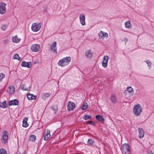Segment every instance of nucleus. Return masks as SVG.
Returning <instances> with one entry per match:
<instances>
[{
    "label": "nucleus",
    "instance_id": "obj_30",
    "mask_svg": "<svg viewBox=\"0 0 154 154\" xmlns=\"http://www.w3.org/2000/svg\"><path fill=\"white\" fill-rule=\"evenodd\" d=\"M125 26L126 28H130L131 27V25L129 21L126 22L125 23Z\"/></svg>",
    "mask_w": 154,
    "mask_h": 154
},
{
    "label": "nucleus",
    "instance_id": "obj_32",
    "mask_svg": "<svg viewBox=\"0 0 154 154\" xmlns=\"http://www.w3.org/2000/svg\"><path fill=\"white\" fill-rule=\"evenodd\" d=\"M91 116H89V115H85L84 116V117H83V119H84L85 120H86L87 119H90L91 118Z\"/></svg>",
    "mask_w": 154,
    "mask_h": 154
},
{
    "label": "nucleus",
    "instance_id": "obj_20",
    "mask_svg": "<svg viewBox=\"0 0 154 154\" xmlns=\"http://www.w3.org/2000/svg\"><path fill=\"white\" fill-rule=\"evenodd\" d=\"M28 119L27 117L25 118L23 121V125L22 126L24 127H27L29 125L27 124V121L28 120Z\"/></svg>",
    "mask_w": 154,
    "mask_h": 154
},
{
    "label": "nucleus",
    "instance_id": "obj_42",
    "mask_svg": "<svg viewBox=\"0 0 154 154\" xmlns=\"http://www.w3.org/2000/svg\"><path fill=\"white\" fill-rule=\"evenodd\" d=\"M125 41L126 42L128 41V39H127V38H126L125 39Z\"/></svg>",
    "mask_w": 154,
    "mask_h": 154
},
{
    "label": "nucleus",
    "instance_id": "obj_23",
    "mask_svg": "<svg viewBox=\"0 0 154 154\" xmlns=\"http://www.w3.org/2000/svg\"><path fill=\"white\" fill-rule=\"evenodd\" d=\"M96 119L100 122H103L104 119L103 117L100 115H97L95 117Z\"/></svg>",
    "mask_w": 154,
    "mask_h": 154
},
{
    "label": "nucleus",
    "instance_id": "obj_27",
    "mask_svg": "<svg viewBox=\"0 0 154 154\" xmlns=\"http://www.w3.org/2000/svg\"><path fill=\"white\" fill-rule=\"evenodd\" d=\"M30 87H27L25 85H23L21 87V89L24 91H29L30 90Z\"/></svg>",
    "mask_w": 154,
    "mask_h": 154
},
{
    "label": "nucleus",
    "instance_id": "obj_38",
    "mask_svg": "<svg viewBox=\"0 0 154 154\" xmlns=\"http://www.w3.org/2000/svg\"><path fill=\"white\" fill-rule=\"evenodd\" d=\"M87 123L88 124H91L93 125H95V124L93 121H89L87 122Z\"/></svg>",
    "mask_w": 154,
    "mask_h": 154
},
{
    "label": "nucleus",
    "instance_id": "obj_40",
    "mask_svg": "<svg viewBox=\"0 0 154 154\" xmlns=\"http://www.w3.org/2000/svg\"><path fill=\"white\" fill-rule=\"evenodd\" d=\"M148 154H153V152L151 151H149L148 152Z\"/></svg>",
    "mask_w": 154,
    "mask_h": 154
},
{
    "label": "nucleus",
    "instance_id": "obj_41",
    "mask_svg": "<svg viewBox=\"0 0 154 154\" xmlns=\"http://www.w3.org/2000/svg\"><path fill=\"white\" fill-rule=\"evenodd\" d=\"M146 63L149 64H149L151 63L150 62H149V61H148L147 62H146Z\"/></svg>",
    "mask_w": 154,
    "mask_h": 154
},
{
    "label": "nucleus",
    "instance_id": "obj_18",
    "mask_svg": "<svg viewBox=\"0 0 154 154\" xmlns=\"http://www.w3.org/2000/svg\"><path fill=\"white\" fill-rule=\"evenodd\" d=\"M108 34L107 33L105 32L102 31H100L99 34V37L100 38H102L104 37H108Z\"/></svg>",
    "mask_w": 154,
    "mask_h": 154
},
{
    "label": "nucleus",
    "instance_id": "obj_15",
    "mask_svg": "<svg viewBox=\"0 0 154 154\" xmlns=\"http://www.w3.org/2000/svg\"><path fill=\"white\" fill-rule=\"evenodd\" d=\"M31 66V63L30 62H26L25 61H23L21 64V66L24 67L30 68Z\"/></svg>",
    "mask_w": 154,
    "mask_h": 154
},
{
    "label": "nucleus",
    "instance_id": "obj_6",
    "mask_svg": "<svg viewBox=\"0 0 154 154\" xmlns=\"http://www.w3.org/2000/svg\"><path fill=\"white\" fill-rule=\"evenodd\" d=\"M40 48V46L38 45L33 44L31 47L32 51L34 52H36L38 51Z\"/></svg>",
    "mask_w": 154,
    "mask_h": 154
},
{
    "label": "nucleus",
    "instance_id": "obj_19",
    "mask_svg": "<svg viewBox=\"0 0 154 154\" xmlns=\"http://www.w3.org/2000/svg\"><path fill=\"white\" fill-rule=\"evenodd\" d=\"M18 104V100L17 99H15L13 100H11L9 102V105H17Z\"/></svg>",
    "mask_w": 154,
    "mask_h": 154
},
{
    "label": "nucleus",
    "instance_id": "obj_35",
    "mask_svg": "<svg viewBox=\"0 0 154 154\" xmlns=\"http://www.w3.org/2000/svg\"><path fill=\"white\" fill-rule=\"evenodd\" d=\"M7 28V26L6 25H2L1 27V29L2 30H5Z\"/></svg>",
    "mask_w": 154,
    "mask_h": 154
},
{
    "label": "nucleus",
    "instance_id": "obj_14",
    "mask_svg": "<svg viewBox=\"0 0 154 154\" xmlns=\"http://www.w3.org/2000/svg\"><path fill=\"white\" fill-rule=\"evenodd\" d=\"M50 131L47 130V131L45 132L44 134V140H47L50 137Z\"/></svg>",
    "mask_w": 154,
    "mask_h": 154
},
{
    "label": "nucleus",
    "instance_id": "obj_33",
    "mask_svg": "<svg viewBox=\"0 0 154 154\" xmlns=\"http://www.w3.org/2000/svg\"><path fill=\"white\" fill-rule=\"evenodd\" d=\"M0 154H7L6 151L4 149H1L0 150Z\"/></svg>",
    "mask_w": 154,
    "mask_h": 154
},
{
    "label": "nucleus",
    "instance_id": "obj_36",
    "mask_svg": "<svg viewBox=\"0 0 154 154\" xmlns=\"http://www.w3.org/2000/svg\"><path fill=\"white\" fill-rule=\"evenodd\" d=\"M8 42L9 40L8 39H6L3 41L2 42L5 45L7 44L8 43Z\"/></svg>",
    "mask_w": 154,
    "mask_h": 154
},
{
    "label": "nucleus",
    "instance_id": "obj_25",
    "mask_svg": "<svg viewBox=\"0 0 154 154\" xmlns=\"http://www.w3.org/2000/svg\"><path fill=\"white\" fill-rule=\"evenodd\" d=\"M50 95V93H45L42 94V97L43 99H45L47 97H48Z\"/></svg>",
    "mask_w": 154,
    "mask_h": 154
},
{
    "label": "nucleus",
    "instance_id": "obj_22",
    "mask_svg": "<svg viewBox=\"0 0 154 154\" xmlns=\"http://www.w3.org/2000/svg\"><path fill=\"white\" fill-rule=\"evenodd\" d=\"M20 38H18L17 36H15L12 38L13 42L15 43L19 42L20 41Z\"/></svg>",
    "mask_w": 154,
    "mask_h": 154
},
{
    "label": "nucleus",
    "instance_id": "obj_34",
    "mask_svg": "<svg viewBox=\"0 0 154 154\" xmlns=\"http://www.w3.org/2000/svg\"><path fill=\"white\" fill-rule=\"evenodd\" d=\"M5 76V75L2 73H0V81H1Z\"/></svg>",
    "mask_w": 154,
    "mask_h": 154
},
{
    "label": "nucleus",
    "instance_id": "obj_4",
    "mask_svg": "<svg viewBox=\"0 0 154 154\" xmlns=\"http://www.w3.org/2000/svg\"><path fill=\"white\" fill-rule=\"evenodd\" d=\"M41 27L40 24L38 23L37 24L36 23H34L32 24V29L34 32H37L38 31Z\"/></svg>",
    "mask_w": 154,
    "mask_h": 154
},
{
    "label": "nucleus",
    "instance_id": "obj_2",
    "mask_svg": "<svg viewBox=\"0 0 154 154\" xmlns=\"http://www.w3.org/2000/svg\"><path fill=\"white\" fill-rule=\"evenodd\" d=\"M71 58L70 57H66L60 60L58 64L60 66H64L68 65L70 62Z\"/></svg>",
    "mask_w": 154,
    "mask_h": 154
},
{
    "label": "nucleus",
    "instance_id": "obj_16",
    "mask_svg": "<svg viewBox=\"0 0 154 154\" xmlns=\"http://www.w3.org/2000/svg\"><path fill=\"white\" fill-rule=\"evenodd\" d=\"M15 88L13 86H9L7 90V92L10 94H13Z\"/></svg>",
    "mask_w": 154,
    "mask_h": 154
},
{
    "label": "nucleus",
    "instance_id": "obj_1",
    "mask_svg": "<svg viewBox=\"0 0 154 154\" xmlns=\"http://www.w3.org/2000/svg\"><path fill=\"white\" fill-rule=\"evenodd\" d=\"M133 110L134 115L136 116H140L142 111V107L139 104L135 105Z\"/></svg>",
    "mask_w": 154,
    "mask_h": 154
},
{
    "label": "nucleus",
    "instance_id": "obj_7",
    "mask_svg": "<svg viewBox=\"0 0 154 154\" xmlns=\"http://www.w3.org/2000/svg\"><path fill=\"white\" fill-rule=\"evenodd\" d=\"M75 107V104L69 101L68 102L67 109L69 110H73Z\"/></svg>",
    "mask_w": 154,
    "mask_h": 154
},
{
    "label": "nucleus",
    "instance_id": "obj_24",
    "mask_svg": "<svg viewBox=\"0 0 154 154\" xmlns=\"http://www.w3.org/2000/svg\"><path fill=\"white\" fill-rule=\"evenodd\" d=\"M7 106L6 101H4L3 102L0 103V107L3 108H6Z\"/></svg>",
    "mask_w": 154,
    "mask_h": 154
},
{
    "label": "nucleus",
    "instance_id": "obj_37",
    "mask_svg": "<svg viewBox=\"0 0 154 154\" xmlns=\"http://www.w3.org/2000/svg\"><path fill=\"white\" fill-rule=\"evenodd\" d=\"M94 143V141L91 139H89L88 140V143L89 144H92Z\"/></svg>",
    "mask_w": 154,
    "mask_h": 154
},
{
    "label": "nucleus",
    "instance_id": "obj_3",
    "mask_svg": "<svg viewBox=\"0 0 154 154\" xmlns=\"http://www.w3.org/2000/svg\"><path fill=\"white\" fill-rule=\"evenodd\" d=\"M122 148L125 154H130L129 146L128 144L125 143L122 146Z\"/></svg>",
    "mask_w": 154,
    "mask_h": 154
},
{
    "label": "nucleus",
    "instance_id": "obj_26",
    "mask_svg": "<svg viewBox=\"0 0 154 154\" xmlns=\"http://www.w3.org/2000/svg\"><path fill=\"white\" fill-rule=\"evenodd\" d=\"M111 99L112 103H115L116 101V96L115 95H112L111 97Z\"/></svg>",
    "mask_w": 154,
    "mask_h": 154
},
{
    "label": "nucleus",
    "instance_id": "obj_5",
    "mask_svg": "<svg viewBox=\"0 0 154 154\" xmlns=\"http://www.w3.org/2000/svg\"><path fill=\"white\" fill-rule=\"evenodd\" d=\"M6 4L4 3L1 2L0 3V14H3L6 11Z\"/></svg>",
    "mask_w": 154,
    "mask_h": 154
},
{
    "label": "nucleus",
    "instance_id": "obj_21",
    "mask_svg": "<svg viewBox=\"0 0 154 154\" xmlns=\"http://www.w3.org/2000/svg\"><path fill=\"white\" fill-rule=\"evenodd\" d=\"M27 98L29 100H35L36 99V96L33 95L32 94H28L27 95Z\"/></svg>",
    "mask_w": 154,
    "mask_h": 154
},
{
    "label": "nucleus",
    "instance_id": "obj_9",
    "mask_svg": "<svg viewBox=\"0 0 154 154\" xmlns=\"http://www.w3.org/2000/svg\"><path fill=\"white\" fill-rule=\"evenodd\" d=\"M8 137V132L5 131L3 133V139H2V141L3 143H5L7 140Z\"/></svg>",
    "mask_w": 154,
    "mask_h": 154
},
{
    "label": "nucleus",
    "instance_id": "obj_8",
    "mask_svg": "<svg viewBox=\"0 0 154 154\" xmlns=\"http://www.w3.org/2000/svg\"><path fill=\"white\" fill-rule=\"evenodd\" d=\"M79 18L81 23L82 26L85 25V15L81 14L79 16Z\"/></svg>",
    "mask_w": 154,
    "mask_h": 154
},
{
    "label": "nucleus",
    "instance_id": "obj_10",
    "mask_svg": "<svg viewBox=\"0 0 154 154\" xmlns=\"http://www.w3.org/2000/svg\"><path fill=\"white\" fill-rule=\"evenodd\" d=\"M56 45V42H54V43H53L52 45L50 47L51 50L54 53H57V52Z\"/></svg>",
    "mask_w": 154,
    "mask_h": 154
},
{
    "label": "nucleus",
    "instance_id": "obj_39",
    "mask_svg": "<svg viewBox=\"0 0 154 154\" xmlns=\"http://www.w3.org/2000/svg\"><path fill=\"white\" fill-rule=\"evenodd\" d=\"M19 154H25V152L24 151H19Z\"/></svg>",
    "mask_w": 154,
    "mask_h": 154
},
{
    "label": "nucleus",
    "instance_id": "obj_29",
    "mask_svg": "<svg viewBox=\"0 0 154 154\" xmlns=\"http://www.w3.org/2000/svg\"><path fill=\"white\" fill-rule=\"evenodd\" d=\"M36 139V136L35 135H31L29 138V140L31 141H35Z\"/></svg>",
    "mask_w": 154,
    "mask_h": 154
},
{
    "label": "nucleus",
    "instance_id": "obj_43",
    "mask_svg": "<svg viewBox=\"0 0 154 154\" xmlns=\"http://www.w3.org/2000/svg\"><path fill=\"white\" fill-rule=\"evenodd\" d=\"M55 110H57V107H55Z\"/></svg>",
    "mask_w": 154,
    "mask_h": 154
},
{
    "label": "nucleus",
    "instance_id": "obj_13",
    "mask_svg": "<svg viewBox=\"0 0 154 154\" xmlns=\"http://www.w3.org/2000/svg\"><path fill=\"white\" fill-rule=\"evenodd\" d=\"M127 91L131 96H132L134 94V90L131 87H128L127 88L126 92Z\"/></svg>",
    "mask_w": 154,
    "mask_h": 154
},
{
    "label": "nucleus",
    "instance_id": "obj_11",
    "mask_svg": "<svg viewBox=\"0 0 154 154\" xmlns=\"http://www.w3.org/2000/svg\"><path fill=\"white\" fill-rule=\"evenodd\" d=\"M93 54V53L91 50H86L85 53V56L87 58H90L92 57Z\"/></svg>",
    "mask_w": 154,
    "mask_h": 154
},
{
    "label": "nucleus",
    "instance_id": "obj_31",
    "mask_svg": "<svg viewBox=\"0 0 154 154\" xmlns=\"http://www.w3.org/2000/svg\"><path fill=\"white\" fill-rule=\"evenodd\" d=\"M14 58L15 59H17L19 60H21V58L19 56V55L18 54H16L14 55Z\"/></svg>",
    "mask_w": 154,
    "mask_h": 154
},
{
    "label": "nucleus",
    "instance_id": "obj_17",
    "mask_svg": "<svg viewBox=\"0 0 154 154\" xmlns=\"http://www.w3.org/2000/svg\"><path fill=\"white\" fill-rule=\"evenodd\" d=\"M138 132L139 133V137L140 138H142L144 136V132L142 128H139L138 129Z\"/></svg>",
    "mask_w": 154,
    "mask_h": 154
},
{
    "label": "nucleus",
    "instance_id": "obj_28",
    "mask_svg": "<svg viewBox=\"0 0 154 154\" xmlns=\"http://www.w3.org/2000/svg\"><path fill=\"white\" fill-rule=\"evenodd\" d=\"M88 106L87 103H83L82 106V110H84L86 109L88 107Z\"/></svg>",
    "mask_w": 154,
    "mask_h": 154
},
{
    "label": "nucleus",
    "instance_id": "obj_12",
    "mask_svg": "<svg viewBox=\"0 0 154 154\" xmlns=\"http://www.w3.org/2000/svg\"><path fill=\"white\" fill-rule=\"evenodd\" d=\"M109 58V57L108 56H104L103 60L102 63V66L104 67H107Z\"/></svg>",
    "mask_w": 154,
    "mask_h": 154
}]
</instances>
